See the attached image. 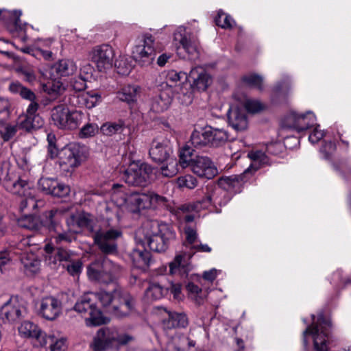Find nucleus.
Wrapping results in <instances>:
<instances>
[{"label": "nucleus", "instance_id": "1", "mask_svg": "<svg viewBox=\"0 0 351 351\" xmlns=\"http://www.w3.org/2000/svg\"><path fill=\"white\" fill-rule=\"evenodd\" d=\"M97 300L106 312L117 318L129 316L135 308L134 298L127 291L114 289L112 291L100 290L88 293L81 296L73 306L74 311L86 317L87 326L105 324L109 319L104 317L97 307Z\"/></svg>", "mask_w": 351, "mask_h": 351}, {"label": "nucleus", "instance_id": "2", "mask_svg": "<svg viewBox=\"0 0 351 351\" xmlns=\"http://www.w3.org/2000/svg\"><path fill=\"white\" fill-rule=\"evenodd\" d=\"M175 237V232L167 224L147 220L136 232V241L143 247L146 243L154 252H162L168 248L169 242Z\"/></svg>", "mask_w": 351, "mask_h": 351}, {"label": "nucleus", "instance_id": "3", "mask_svg": "<svg viewBox=\"0 0 351 351\" xmlns=\"http://www.w3.org/2000/svg\"><path fill=\"white\" fill-rule=\"evenodd\" d=\"M313 323L303 332V343L304 347L308 346L307 337L313 339L315 351H328V341L330 338V322L326 320L323 314H320L317 322L315 321V315H312Z\"/></svg>", "mask_w": 351, "mask_h": 351}, {"label": "nucleus", "instance_id": "4", "mask_svg": "<svg viewBox=\"0 0 351 351\" xmlns=\"http://www.w3.org/2000/svg\"><path fill=\"white\" fill-rule=\"evenodd\" d=\"M121 271L120 265L105 258L102 261H96L90 264L87 268V274L92 280L108 284L117 278Z\"/></svg>", "mask_w": 351, "mask_h": 351}, {"label": "nucleus", "instance_id": "5", "mask_svg": "<svg viewBox=\"0 0 351 351\" xmlns=\"http://www.w3.org/2000/svg\"><path fill=\"white\" fill-rule=\"evenodd\" d=\"M3 186L8 192L22 197L20 208L21 210L28 207L36 206V199L32 194L29 184L17 176L8 175L3 180Z\"/></svg>", "mask_w": 351, "mask_h": 351}, {"label": "nucleus", "instance_id": "6", "mask_svg": "<svg viewBox=\"0 0 351 351\" xmlns=\"http://www.w3.org/2000/svg\"><path fill=\"white\" fill-rule=\"evenodd\" d=\"M87 155L86 148L79 143H71L64 147L59 153V165L63 171L71 172L80 165Z\"/></svg>", "mask_w": 351, "mask_h": 351}, {"label": "nucleus", "instance_id": "7", "mask_svg": "<svg viewBox=\"0 0 351 351\" xmlns=\"http://www.w3.org/2000/svg\"><path fill=\"white\" fill-rule=\"evenodd\" d=\"M153 169L146 163L130 164L121 175V179L129 185L145 186L148 184Z\"/></svg>", "mask_w": 351, "mask_h": 351}, {"label": "nucleus", "instance_id": "8", "mask_svg": "<svg viewBox=\"0 0 351 351\" xmlns=\"http://www.w3.org/2000/svg\"><path fill=\"white\" fill-rule=\"evenodd\" d=\"M122 237L119 229L110 228L99 230L93 233L92 237L94 244L104 254H114L117 252V239Z\"/></svg>", "mask_w": 351, "mask_h": 351}, {"label": "nucleus", "instance_id": "9", "mask_svg": "<svg viewBox=\"0 0 351 351\" xmlns=\"http://www.w3.org/2000/svg\"><path fill=\"white\" fill-rule=\"evenodd\" d=\"M89 58L99 72H106L114 65V51L108 44L95 46L88 53Z\"/></svg>", "mask_w": 351, "mask_h": 351}, {"label": "nucleus", "instance_id": "10", "mask_svg": "<svg viewBox=\"0 0 351 351\" xmlns=\"http://www.w3.org/2000/svg\"><path fill=\"white\" fill-rule=\"evenodd\" d=\"M45 215L49 221V229L53 230L56 232V235L53 238L56 245L69 244L76 240L75 231L71 229L69 221H66L69 227L68 230H61L58 223L59 217L61 215V213L59 210H51L47 212Z\"/></svg>", "mask_w": 351, "mask_h": 351}, {"label": "nucleus", "instance_id": "11", "mask_svg": "<svg viewBox=\"0 0 351 351\" xmlns=\"http://www.w3.org/2000/svg\"><path fill=\"white\" fill-rule=\"evenodd\" d=\"M125 202L134 206L133 211H137L164 204L166 202V198L151 191L133 192L127 196Z\"/></svg>", "mask_w": 351, "mask_h": 351}, {"label": "nucleus", "instance_id": "12", "mask_svg": "<svg viewBox=\"0 0 351 351\" xmlns=\"http://www.w3.org/2000/svg\"><path fill=\"white\" fill-rule=\"evenodd\" d=\"M134 59L142 66L149 65L155 58L154 38L151 34H145L132 50Z\"/></svg>", "mask_w": 351, "mask_h": 351}, {"label": "nucleus", "instance_id": "13", "mask_svg": "<svg viewBox=\"0 0 351 351\" xmlns=\"http://www.w3.org/2000/svg\"><path fill=\"white\" fill-rule=\"evenodd\" d=\"M117 329L102 328L94 337L91 345L94 351H116Z\"/></svg>", "mask_w": 351, "mask_h": 351}, {"label": "nucleus", "instance_id": "14", "mask_svg": "<svg viewBox=\"0 0 351 351\" xmlns=\"http://www.w3.org/2000/svg\"><path fill=\"white\" fill-rule=\"evenodd\" d=\"M315 119V116L311 112L306 114L291 112L285 118L282 125L285 128L301 132L313 126Z\"/></svg>", "mask_w": 351, "mask_h": 351}, {"label": "nucleus", "instance_id": "15", "mask_svg": "<svg viewBox=\"0 0 351 351\" xmlns=\"http://www.w3.org/2000/svg\"><path fill=\"white\" fill-rule=\"evenodd\" d=\"M18 331L22 337L32 339L34 346L43 347L47 343L46 333L31 322H22L18 328Z\"/></svg>", "mask_w": 351, "mask_h": 351}, {"label": "nucleus", "instance_id": "16", "mask_svg": "<svg viewBox=\"0 0 351 351\" xmlns=\"http://www.w3.org/2000/svg\"><path fill=\"white\" fill-rule=\"evenodd\" d=\"M26 314L25 307L16 298H11L0 309V318L3 322H14Z\"/></svg>", "mask_w": 351, "mask_h": 351}, {"label": "nucleus", "instance_id": "17", "mask_svg": "<svg viewBox=\"0 0 351 351\" xmlns=\"http://www.w3.org/2000/svg\"><path fill=\"white\" fill-rule=\"evenodd\" d=\"M191 169L198 176L207 179H211L218 173L217 168L206 156H196L192 160Z\"/></svg>", "mask_w": 351, "mask_h": 351}, {"label": "nucleus", "instance_id": "18", "mask_svg": "<svg viewBox=\"0 0 351 351\" xmlns=\"http://www.w3.org/2000/svg\"><path fill=\"white\" fill-rule=\"evenodd\" d=\"M172 152V147L169 141L154 140L151 144L149 154L154 162L162 163L170 159Z\"/></svg>", "mask_w": 351, "mask_h": 351}, {"label": "nucleus", "instance_id": "19", "mask_svg": "<svg viewBox=\"0 0 351 351\" xmlns=\"http://www.w3.org/2000/svg\"><path fill=\"white\" fill-rule=\"evenodd\" d=\"M61 302L54 297L44 298L40 302L39 314L46 319L54 320L60 314Z\"/></svg>", "mask_w": 351, "mask_h": 351}, {"label": "nucleus", "instance_id": "20", "mask_svg": "<svg viewBox=\"0 0 351 351\" xmlns=\"http://www.w3.org/2000/svg\"><path fill=\"white\" fill-rule=\"evenodd\" d=\"M188 80L192 82L191 88L198 91L206 90L212 82L211 77L202 66L193 68L189 74Z\"/></svg>", "mask_w": 351, "mask_h": 351}, {"label": "nucleus", "instance_id": "21", "mask_svg": "<svg viewBox=\"0 0 351 351\" xmlns=\"http://www.w3.org/2000/svg\"><path fill=\"white\" fill-rule=\"evenodd\" d=\"M174 40L179 42L182 49L188 54V58L191 60H195L199 57L197 45L192 41L190 36L187 35L186 29L180 27L174 33Z\"/></svg>", "mask_w": 351, "mask_h": 351}, {"label": "nucleus", "instance_id": "22", "mask_svg": "<svg viewBox=\"0 0 351 351\" xmlns=\"http://www.w3.org/2000/svg\"><path fill=\"white\" fill-rule=\"evenodd\" d=\"M250 176H247V171H244L239 175H232L230 176H223L217 180L218 186L225 190H235L239 191L244 183L250 180Z\"/></svg>", "mask_w": 351, "mask_h": 351}, {"label": "nucleus", "instance_id": "23", "mask_svg": "<svg viewBox=\"0 0 351 351\" xmlns=\"http://www.w3.org/2000/svg\"><path fill=\"white\" fill-rule=\"evenodd\" d=\"M229 124L237 131H243L247 129L248 122L245 110L243 108L232 106L228 112Z\"/></svg>", "mask_w": 351, "mask_h": 351}, {"label": "nucleus", "instance_id": "24", "mask_svg": "<svg viewBox=\"0 0 351 351\" xmlns=\"http://www.w3.org/2000/svg\"><path fill=\"white\" fill-rule=\"evenodd\" d=\"M219 193V191L217 190H215L212 194H209L206 195L205 197H204L202 201L197 202L196 203L193 204H185L183 205H181L178 207V213L180 214H190L193 211L197 212L201 208H205L208 207L210 204L214 203V204H221L220 202H218L217 199L216 195Z\"/></svg>", "mask_w": 351, "mask_h": 351}, {"label": "nucleus", "instance_id": "25", "mask_svg": "<svg viewBox=\"0 0 351 351\" xmlns=\"http://www.w3.org/2000/svg\"><path fill=\"white\" fill-rule=\"evenodd\" d=\"M101 96L98 93L86 92L72 95L69 98V101L73 106L90 109L96 106Z\"/></svg>", "mask_w": 351, "mask_h": 351}, {"label": "nucleus", "instance_id": "26", "mask_svg": "<svg viewBox=\"0 0 351 351\" xmlns=\"http://www.w3.org/2000/svg\"><path fill=\"white\" fill-rule=\"evenodd\" d=\"M247 156L252 160V164L245 171H247V176L250 178L261 167L270 165L271 163L265 152L259 149H254L249 152Z\"/></svg>", "mask_w": 351, "mask_h": 351}, {"label": "nucleus", "instance_id": "27", "mask_svg": "<svg viewBox=\"0 0 351 351\" xmlns=\"http://www.w3.org/2000/svg\"><path fill=\"white\" fill-rule=\"evenodd\" d=\"M172 98L173 92L171 88L162 90L159 95L153 99L151 109L156 113L165 111L170 106Z\"/></svg>", "mask_w": 351, "mask_h": 351}, {"label": "nucleus", "instance_id": "28", "mask_svg": "<svg viewBox=\"0 0 351 351\" xmlns=\"http://www.w3.org/2000/svg\"><path fill=\"white\" fill-rule=\"evenodd\" d=\"M69 110L64 104L53 107L51 112L52 121L60 129L66 130Z\"/></svg>", "mask_w": 351, "mask_h": 351}, {"label": "nucleus", "instance_id": "29", "mask_svg": "<svg viewBox=\"0 0 351 351\" xmlns=\"http://www.w3.org/2000/svg\"><path fill=\"white\" fill-rule=\"evenodd\" d=\"M140 93V86L137 85H128L117 93V97L121 101L131 104L136 101Z\"/></svg>", "mask_w": 351, "mask_h": 351}, {"label": "nucleus", "instance_id": "30", "mask_svg": "<svg viewBox=\"0 0 351 351\" xmlns=\"http://www.w3.org/2000/svg\"><path fill=\"white\" fill-rule=\"evenodd\" d=\"M188 325V319L184 313L168 312V317L163 321V326L167 329L176 327L184 328Z\"/></svg>", "mask_w": 351, "mask_h": 351}, {"label": "nucleus", "instance_id": "31", "mask_svg": "<svg viewBox=\"0 0 351 351\" xmlns=\"http://www.w3.org/2000/svg\"><path fill=\"white\" fill-rule=\"evenodd\" d=\"M131 258L135 267L145 269L151 262V254L146 250L135 249L131 254Z\"/></svg>", "mask_w": 351, "mask_h": 351}, {"label": "nucleus", "instance_id": "32", "mask_svg": "<svg viewBox=\"0 0 351 351\" xmlns=\"http://www.w3.org/2000/svg\"><path fill=\"white\" fill-rule=\"evenodd\" d=\"M167 293V289L157 282L149 283L145 292V297L148 302L159 300Z\"/></svg>", "mask_w": 351, "mask_h": 351}, {"label": "nucleus", "instance_id": "33", "mask_svg": "<svg viewBox=\"0 0 351 351\" xmlns=\"http://www.w3.org/2000/svg\"><path fill=\"white\" fill-rule=\"evenodd\" d=\"M207 131L212 147H219L226 142L228 138V133L223 129L207 126Z\"/></svg>", "mask_w": 351, "mask_h": 351}, {"label": "nucleus", "instance_id": "34", "mask_svg": "<svg viewBox=\"0 0 351 351\" xmlns=\"http://www.w3.org/2000/svg\"><path fill=\"white\" fill-rule=\"evenodd\" d=\"M44 124V120L41 117H32L25 115L21 117L17 125L19 128L26 131L36 130L41 128Z\"/></svg>", "mask_w": 351, "mask_h": 351}, {"label": "nucleus", "instance_id": "35", "mask_svg": "<svg viewBox=\"0 0 351 351\" xmlns=\"http://www.w3.org/2000/svg\"><path fill=\"white\" fill-rule=\"evenodd\" d=\"M54 69L60 76H69L75 73L77 66L73 60L63 59L54 65Z\"/></svg>", "mask_w": 351, "mask_h": 351}, {"label": "nucleus", "instance_id": "36", "mask_svg": "<svg viewBox=\"0 0 351 351\" xmlns=\"http://www.w3.org/2000/svg\"><path fill=\"white\" fill-rule=\"evenodd\" d=\"M191 144L197 148L204 146H210V138H208L207 126L199 130H194L191 136Z\"/></svg>", "mask_w": 351, "mask_h": 351}, {"label": "nucleus", "instance_id": "37", "mask_svg": "<svg viewBox=\"0 0 351 351\" xmlns=\"http://www.w3.org/2000/svg\"><path fill=\"white\" fill-rule=\"evenodd\" d=\"M9 89L12 93L19 94L23 99L29 101L37 99L35 93L32 90L23 86L18 82H12L10 84Z\"/></svg>", "mask_w": 351, "mask_h": 351}, {"label": "nucleus", "instance_id": "38", "mask_svg": "<svg viewBox=\"0 0 351 351\" xmlns=\"http://www.w3.org/2000/svg\"><path fill=\"white\" fill-rule=\"evenodd\" d=\"M86 119V114L82 110H69L66 130L77 128Z\"/></svg>", "mask_w": 351, "mask_h": 351}, {"label": "nucleus", "instance_id": "39", "mask_svg": "<svg viewBox=\"0 0 351 351\" xmlns=\"http://www.w3.org/2000/svg\"><path fill=\"white\" fill-rule=\"evenodd\" d=\"M67 221H70L71 226L73 225L74 222H76L78 227L86 228L91 232L94 231L93 221L88 213H82L77 217L71 215Z\"/></svg>", "mask_w": 351, "mask_h": 351}, {"label": "nucleus", "instance_id": "40", "mask_svg": "<svg viewBox=\"0 0 351 351\" xmlns=\"http://www.w3.org/2000/svg\"><path fill=\"white\" fill-rule=\"evenodd\" d=\"M21 260L24 267L29 271L36 273L39 270L40 262L34 254L23 255Z\"/></svg>", "mask_w": 351, "mask_h": 351}, {"label": "nucleus", "instance_id": "41", "mask_svg": "<svg viewBox=\"0 0 351 351\" xmlns=\"http://www.w3.org/2000/svg\"><path fill=\"white\" fill-rule=\"evenodd\" d=\"M193 152V149L189 146H185L180 149L179 153V164L182 169L188 166L191 167L192 160L194 159L192 158Z\"/></svg>", "mask_w": 351, "mask_h": 351}, {"label": "nucleus", "instance_id": "42", "mask_svg": "<svg viewBox=\"0 0 351 351\" xmlns=\"http://www.w3.org/2000/svg\"><path fill=\"white\" fill-rule=\"evenodd\" d=\"M123 130V123L122 121L108 122L103 124L101 127V132L107 136H112L119 132H121Z\"/></svg>", "mask_w": 351, "mask_h": 351}, {"label": "nucleus", "instance_id": "43", "mask_svg": "<svg viewBox=\"0 0 351 351\" xmlns=\"http://www.w3.org/2000/svg\"><path fill=\"white\" fill-rule=\"evenodd\" d=\"M243 81L247 86L262 90L263 89V79L257 74H250L243 77Z\"/></svg>", "mask_w": 351, "mask_h": 351}, {"label": "nucleus", "instance_id": "44", "mask_svg": "<svg viewBox=\"0 0 351 351\" xmlns=\"http://www.w3.org/2000/svg\"><path fill=\"white\" fill-rule=\"evenodd\" d=\"M167 165H163L160 168L161 173L163 176L171 178L174 176L179 171L178 163L176 159L170 158Z\"/></svg>", "mask_w": 351, "mask_h": 351}, {"label": "nucleus", "instance_id": "45", "mask_svg": "<svg viewBox=\"0 0 351 351\" xmlns=\"http://www.w3.org/2000/svg\"><path fill=\"white\" fill-rule=\"evenodd\" d=\"M50 340L49 351H65L67 348V339L65 337L55 338L53 336L47 337Z\"/></svg>", "mask_w": 351, "mask_h": 351}, {"label": "nucleus", "instance_id": "46", "mask_svg": "<svg viewBox=\"0 0 351 351\" xmlns=\"http://www.w3.org/2000/svg\"><path fill=\"white\" fill-rule=\"evenodd\" d=\"M38 185L39 189L43 192L51 195L54 186H58V180L49 178H42L39 180Z\"/></svg>", "mask_w": 351, "mask_h": 351}, {"label": "nucleus", "instance_id": "47", "mask_svg": "<svg viewBox=\"0 0 351 351\" xmlns=\"http://www.w3.org/2000/svg\"><path fill=\"white\" fill-rule=\"evenodd\" d=\"M177 184L180 188L193 189L197 185V179L191 175L187 174L177 179Z\"/></svg>", "mask_w": 351, "mask_h": 351}, {"label": "nucleus", "instance_id": "48", "mask_svg": "<svg viewBox=\"0 0 351 351\" xmlns=\"http://www.w3.org/2000/svg\"><path fill=\"white\" fill-rule=\"evenodd\" d=\"M245 108L250 113H258L265 108V105L256 99H249L244 103Z\"/></svg>", "mask_w": 351, "mask_h": 351}, {"label": "nucleus", "instance_id": "49", "mask_svg": "<svg viewBox=\"0 0 351 351\" xmlns=\"http://www.w3.org/2000/svg\"><path fill=\"white\" fill-rule=\"evenodd\" d=\"M45 262L50 266H55L59 261L56 254V250L51 244L45 246Z\"/></svg>", "mask_w": 351, "mask_h": 351}, {"label": "nucleus", "instance_id": "50", "mask_svg": "<svg viewBox=\"0 0 351 351\" xmlns=\"http://www.w3.org/2000/svg\"><path fill=\"white\" fill-rule=\"evenodd\" d=\"M114 65L117 73L123 75H128L132 70V65L128 62L127 58H121L117 60Z\"/></svg>", "mask_w": 351, "mask_h": 351}, {"label": "nucleus", "instance_id": "51", "mask_svg": "<svg viewBox=\"0 0 351 351\" xmlns=\"http://www.w3.org/2000/svg\"><path fill=\"white\" fill-rule=\"evenodd\" d=\"M10 113L9 101L0 97V125L3 124L9 118Z\"/></svg>", "mask_w": 351, "mask_h": 351}, {"label": "nucleus", "instance_id": "52", "mask_svg": "<svg viewBox=\"0 0 351 351\" xmlns=\"http://www.w3.org/2000/svg\"><path fill=\"white\" fill-rule=\"evenodd\" d=\"M98 132V126L96 123H86L80 130V136L82 138L93 136Z\"/></svg>", "mask_w": 351, "mask_h": 351}, {"label": "nucleus", "instance_id": "53", "mask_svg": "<svg viewBox=\"0 0 351 351\" xmlns=\"http://www.w3.org/2000/svg\"><path fill=\"white\" fill-rule=\"evenodd\" d=\"M183 256L178 255L174 260L169 263V271L171 274H180L182 270L184 269V266L182 264Z\"/></svg>", "mask_w": 351, "mask_h": 351}, {"label": "nucleus", "instance_id": "54", "mask_svg": "<svg viewBox=\"0 0 351 351\" xmlns=\"http://www.w3.org/2000/svg\"><path fill=\"white\" fill-rule=\"evenodd\" d=\"M232 19L230 16L223 12H219L217 16L215 19L216 24L222 28H231Z\"/></svg>", "mask_w": 351, "mask_h": 351}, {"label": "nucleus", "instance_id": "55", "mask_svg": "<svg viewBox=\"0 0 351 351\" xmlns=\"http://www.w3.org/2000/svg\"><path fill=\"white\" fill-rule=\"evenodd\" d=\"M82 262L80 260L69 261L66 265L67 271L72 276L78 275L82 270Z\"/></svg>", "mask_w": 351, "mask_h": 351}, {"label": "nucleus", "instance_id": "56", "mask_svg": "<svg viewBox=\"0 0 351 351\" xmlns=\"http://www.w3.org/2000/svg\"><path fill=\"white\" fill-rule=\"evenodd\" d=\"M183 79L188 80L189 75L183 72L178 73L175 71H171L167 75V83H177Z\"/></svg>", "mask_w": 351, "mask_h": 351}, {"label": "nucleus", "instance_id": "57", "mask_svg": "<svg viewBox=\"0 0 351 351\" xmlns=\"http://www.w3.org/2000/svg\"><path fill=\"white\" fill-rule=\"evenodd\" d=\"M69 193V186L58 181V186H54V189L52 191L51 195L62 197L68 195Z\"/></svg>", "mask_w": 351, "mask_h": 351}, {"label": "nucleus", "instance_id": "58", "mask_svg": "<svg viewBox=\"0 0 351 351\" xmlns=\"http://www.w3.org/2000/svg\"><path fill=\"white\" fill-rule=\"evenodd\" d=\"M19 128L17 124L15 125H6L3 131H0L1 137L5 141H9L16 134Z\"/></svg>", "mask_w": 351, "mask_h": 351}, {"label": "nucleus", "instance_id": "59", "mask_svg": "<svg viewBox=\"0 0 351 351\" xmlns=\"http://www.w3.org/2000/svg\"><path fill=\"white\" fill-rule=\"evenodd\" d=\"M134 337L128 334H119L117 330V337H116V351H117L119 348L120 346H124L128 344V343L133 341Z\"/></svg>", "mask_w": 351, "mask_h": 351}, {"label": "nucleus", "instance_id": "60", "mask_svg": "<svg viewBox=\"0 0 351 351\" xmlns=\"http://www.w3.org/2000/svg\"><path fill=\"white\" fill-rule=\"evenodd\" d=\"M56 254L58 256L59 262H69L71 261L73 254L71 251L66 250L61 247H57L56 250Z\"/></svg>", "mask_w": 351, "mask_h": 351}, {"label": "nucleus", "instance_id": "61", "mask_svg": "<svg viewBox=\"0 0 351 351\" xmlns=\"http://www.w3.org/2000/svg\"><path fill=\"white\" fill-rule=\"evenodd\" d=\"M71 86L75 91H82L86 88V81L84 78L79 77L78 78H74L71 80Z\"/></svg>", "mask_w": 351, "mask_h": 351}, {"label": "nucleus", "instance_id": "62", "mask_svg": "<svg viewBox=\"0 0 351 351\" xmlns=\"http://www.w3.org/2000/svg\"><path fill=\"white\" fill-rule=\"evenodd\" d=\"M25 222L26 223L23 226L30 230H39L41 226V223L36 217H28L25 219Z\"/></svg>", "mask_w": 351, "mask_h": 351}, {"label": "nucleus", "instance_id": "63", "mask_svg": "<svg viewBox=\"0 0 351 351\" xmlns=\"http://www.w3.org/2000/svg\"><path fill=\"white\" fill-rule=\"evenodd\" d=\"M184 232L186 234V240L190 244L193 243L196 241L197 238V234L195 229L187 226L184 228Z\"/></svg>", "mask_w": 351, "mask_h": 351}, {"label": "nucleus", "instance_id": "64", "mask_svg": "<svg viewBox=\"0 0 351 351\" xmlns=\"http://www.w3.org/2000/svg\"><path fill=\"white\" fill-rule=\"evenodd\" d=\"M283 145L280 143H270L267 146V152L272 155H278L283 149Z\"/></svg>", "mask_w": 351, "mask_h": 351}]
</instances>
